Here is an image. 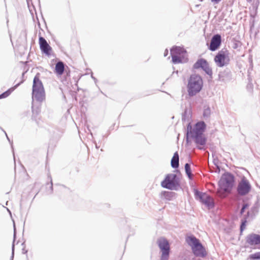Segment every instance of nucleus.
Listing matches in <instances>:
<instances>
[{
	"label": "nucleus",
	"instance_id": "f257e3e1",
	"mask_svg": "<svg viewBox=\"0 0 260 260\" xmlns=\"http://www.w3.org/2000/svg\"><path fill=\"white\" fill-rule=\"evenodd\" d=\"M203 87V80L202 77L194 74L190 76L187 85L188 95L191 97L199 93Z\"/></svg>",
	"mask_w": 260,
	"mask_h": 260
},
{
	"label": "nucleus",
	"instance_id": "f03ea898",
	"mask_svg": "<svg viewBox=\"0 0 260 260\" xmlns=\"http://www.w3.org/2000/svg\"><path fill=\"white\" fill-rule=\"evenodd\" d=\"M45 99V89L42 81L39 78V74H37L33 80L32 89V100L39 103H42Z\"/></svg>",
	"mask_w": 260,
	"mask_h": 260
},
{
	"label": "nucleus",
	"instance_id": "7ed1b4c3",
	"mask_svg": "<svg viewBox=\"0 0 260 260\" xmlns=\"http://www.w3.org/2000/svg\"><path fill=\"white\" fill-rule=\"evenodd\" d=\"M186 242L191 247L192 252L195 256L204 257L207 255L205 248L195 236L191 235L186 237Z\"/></svg>",
	"mask_w": 260,
	"mask_h": 260
},
{
	"label": "nucleus",
	"instance_id": "20e7f679",
	"mask_svg": "<svg viewBox=\"0 0 260 260\" xmlns=\"http://www.w3.org/2000/svg\"><path fill=\"white\" fill-rule=\"evenodd\" d=\"M234 176L231 173L226 172L221 177L218 181V186L223 192L230 193L234 187Z\"/></svg>",
	"mask_w": 260,
	"mask_h": 260
},
{
	"label": "nucleus",
	"instance_id": "39448f33",
	"mask_svg": "<svg viewBox=\"0 0 260 260\" xmlns=\"http://www.w3.org/2000/svg\"><path fill=\"white\" fill-rule=\"evenodd\" d=\"M162 187L170 190H176L180 186V179L176 174H168L161 182Z\"/></svg>",
	"mask_w": 260,
	"mask_h": 260
},
{
	"label": "nucleus",
	"instance_id": "423d86ee",
	"mask_svg": "<svg viewBox=\"0 0 260 260\" xmlns=\"http://www.w3.org/2000/svg\"><path fill=\"white\" fill-rule=\"evenodd\" d=\"M206 127V124L203 121H200L196 123L194 128H192L190 123L187 124L186 133V141L189 143V138L190 134H198L203 135Z\"/></svg>",
	"mask_w": 260,
	"mask_h": 260
},
{
	"label": "nucleus",
	"instance_id": "0eeeda50",
	"mask_svg": "<svg viewBox=\"0 0 260 260\" xmlns=\"http://www.w3.org/2000/svg\"><path fill=\"white\" fill-rule=\"evenodd\" d=\"M229 53L226 49H222L219 51L214 58V60L218 67L227 66L230 61Z\"/></svg>",
	"mask_w": 260,
	"mask_h": 260
},
{
	"label": "nucleus",
	"instance_id": "6e6552de",
	"mask_svg": "<svg viewBox=\"0 0 260 260\" xmlns=\"http://www.w3.org/2000/svg\"><path fill=\"white\" fill-rule=\"evenodd\" d=\"M170 53L173 63L176 64L183 62L186 51L182 47L175 46L171 49Z\"/></svg>",
	"mask_w": 260,
	"mask_h": 260
},
{
	"label": "nucleus",
	"instance_id": "1a4fd4ad",
	"mask_svg": "<svg viewBox=\"0 0 260 260\" xmlns=\"http://www.w3.org/2000/svg\"><path fill=\"white\" fill-rule=\"evenodd\" d=\"M157 243L161 252L160 260H168L170 253V247L168 241L165 238H161L157 240Z\"/></svg>",
	"mask_w": 260,
	"mask_h": 260
},
{
	"label": "nucleus",
	"instance_id": "9d476101",
	"mask_svg": "<svg viewBox=\"0 0 260 260\" xmlns=\"http://www.w3.org/2000/svg\"><path fill=\"white\" fill-rule=\"evenodd\" d=\"M251 189V186L245 177H243L238 183L237 187V192L240 196H243L247 194Z\"/></svg>",
	"mask_w": 260,
	"mask_h": 260
},
{
	"label": "nucleus",
	"instance_id": "9b49d317",
	"mask_svg": "<svg viewBox=\"0 0 260 260\" xmlns=\"http://www.w3.org/2000/svg\"><path fill=\"white\" fill-rule=\"evenodd\" d=\"M194 69H202L208 75H212V69L210 67L207 61L204 58L199 59L193 64Z\"/></svg>",
	"mask_w": 260,
	"mask_h": 260
},
{
	"label": "nucleus",
	"instance_id": "f8f14e48",
	"mask_svg": "<svg viewBox=\"0 0 260 260\" xmlns=\"http://www.w3.org/2000/svg\"><path fill=\"white\" fill-rule=\"evenodd\" d=\"M232 73L231 70L226 68L218 73V80L221 82L226 83L232 80Z\"/></svg>",
	"mask_w": 260,
	"mask_h": 260
},
{
	"label": "nucleus",
	"instance_id": "ddd939ff",
	"mask_svg": "<svg viewBox=\"0 0 260 260\" xmlns=\"http://www.w3.org/2000/svg\"><path fill=\"white\" fill-rule=\"evenodd\" d=\"M221 44V37L219 34L214 35L211 38L209 49L212 51L218 49Z\"/></svg>",
	"mask_w": 260,
	"mask_h": 260
},
{
	"label": "nucleus",
	"instance_id": "4468645a",
	"mask_svg": "<svg viewBox=\"0 0 260 260\" xmlns=\"http://www.w3.org/2000/svg\"><path fill=\"white\" fill-rule=\"evenodd\" d=\"M40 48L42 53L49 56L51 54V47L49 46L47 41L43 37H40L39 39Z\"/></svg>",
	"mask_w": 260,
	"mask_h": 260
},
{
	"label": "nucleus",
	"instance_id": "2eb2a0df",
	"mask_svg": "<svg viewBox=\"0 0 260 260\" xmlns=\"http://www.w3.org/2000/svg\"><path fill=\"white\" fill-rule=\"evenodd\" d=\"M246 242L249 246H254L260 244V235L251 233L245 238Z\"/></svg>",
	"mask_w": 260,
	"mask_h": 260
},
{
	"label": "nucleus",
	"instance_id": "dca6fc26",
	"mask_svg": "<svg viewBox=\"0 0 260 260\" xmlns=\"http://www.w3.org/2000/svg\"><path fill=\"white\" fill-rule=\"evenodd\" d=\"M189 137L193 139L194 142L197 144L200 145H204L206 144L207 139L203 135L190 134Z\"/></svg>",
	"mask_w": 260,
	"mask_h": 260
},
{
	"label": "nucleus",
	"instance_id": "f3484780",
	"mask_svg": "<svg viewBox=\"0 0 260 260\" xmlns=\"http://www.w3.org/2000/svg\"><path fill=\"white\" fill-rule=\"evenodd\" d=\"M161 198L167 201H172L175 199L176 193L175 192L164 191L161 192Z\"/></svg>",
	"mask_w": 260,
	"mask_h": 260
},
{
	"label": "nucleus",
	"instance_id": "a211bd4d",
	"mask_svg": "<svg viewBox=\"0 0 260 260\" xmlns=\"http://www.w3.org/2000/svg\"><path fill=\"white\" fill-rule=\"evenodd\" d=\"M201 203L205 204L209 209L213 208L215 206L213 199L208 194H207Z\"/></svg>",
	"mask_w": 260,
	"mask_h": 260
},
{
	"label": "nucleus",
	"instance_id": "6ab92c4d",
	"mask_svg": "<svg viewBox=\"0 0 260 260\" xmlns=\"http://www.w3.org/2000/svg\"><path fill=\"white\" fill-rule=\"evenodd\" d=\"M64 71V64L61 61H58L55 67V72L58 75H61L63 74Z\"/></svg>",
	"mask_w": 260,
	"mask_h": 260
},
{
	"label": "nucleus",
	"instance_id": "aec40b11",
	"mask_svg": "<svg viewBox=\"0 0 260 260\" xmlns=\"http://www.w3.org/2000/svg\"><path fill=\"white\" fill-rule=\"evenodd\" d=\"M179 156L177 152L174 153L171 161V167L174 169H177L179 166Z\"/></svg>",
	"mask_w": 260,
	"mask_h": 260
},
{
	"label": "nucleus",
	"instance_id": "412c9836",
	"mask_svg": "<svg viewBox=\"0 0 260 260\" xmlns=\"http://www.w3.org/2000/svg\"><path fill=\"white\" fill-rule=\"evenodd\" d=\"M23 82V81L22 80L20 82L16 84L13 87H11V88H9L7 91H6L4 92L1 94H0V99L6 98L8 97L15 89H16L17 87H18Z\"/></svg>",
	"mask_w": 260,
	"mask_h": 260
},
{
	"label": "nucleus",
	"instance_id": "4be33fe9",
	"mask_svg": "<svg viewBox=\"0 0 260 260\" xmlns=\"http://www.w3.org/2000/svg\"><path fill=\"white\" fill-rule=\"evenodd\" d=\"M207 194L206 193L201 192L197 189L194 190L195 198L197 200H199L201 202L203 201L204 199L205 198Z\"/></svg>",
	"mask_w": 260,
	"mask_h": 260
},
{
	"label": "nucleus",
	"instance_id": "5701e85b",
	"mask_svg": "<svg viewBox=\"0 0 260 260\" xmlns=\"http://www.w3.org/2000/svg\"><path fill=\"white\" fill-rule=\"evenodd\" d=\"M13 228H14L13 243L12 246V255L11 256L10 260H13V258H14V248H15L14 242H15V240L16 239V227H15V222L14 221H13Z\"/></svg>",
	"mask_w": 260,
	"mask_h": 260
},
{
	"label": "nucleus",
	"instance_id": "b1692460",
	"mask_svg": "<svg viewBox=\"0 0 260 260\" xmlns=\"http://www.w3.org/2000/svg\"><path fill=\"white\" fill-rule=\"evenodd\" d=\"M184 168L186 175L189 179H191L192 178V175L191 173L190 164L188 163H186Z\"/></svg>",
	"mask_w": 260,
	"mask_h": 260
},
{
	"label": "nucleus",
	"instance_id": "393cba45",
	"mask_svg": "<svg viewBox=\"0 0 260 260\" xmlns=\"http://www.w3.org/2000/svg\"><path fill=\"white\" fill-rule=\"evenodd\" d=\"M211 115V110L209 106H205L203 116L205 119L209 118Z\"/></svg>",
	"mask_w": 260,
	"mask_h": 260
},
{
	"label": "nucleus",
	"instance_id": "a878e982",
	"mask_svg": "<svg viewBox=\"0 0 260 260\" xmlns=\"http://www.w3.org/2000/svg\"><path fill=\"white\" fill-rule=\"evenodd\" d=\"M34 101L35 100H34V101L32 100V106H31L32 112L33 114H36V115H38L40 112V108L39 107L35 108Z\"/></svg>",
	"mask_w": 260,
	"mask_h": 260
},
{
	"label": "nucleus",
	"instance_id": "bb28decb",
	"mask_svg": "<svg viewBox=\"0 0 260 260\" xmlns=\"http://www.w3.org/2000/svg\"><path fill=\"white\" fill-rule=\"evenodd\" d=\"M249 258L252 260L260 259V251L250 254Z\"/></svg>",
	"mask_w": 260,
	"mask_h": 260
},
{
	"label": "nucleus",
	"instance_id": "cd10ccee",
	"mask_svg": "<svg viewBox=\"0 0 260 260\" xmlns=\"http://www.w3.org/2000/svg\"><path fill=\"white\" fill-rule=\"evenodd\" d=\"M246 222H247V221L246 219H245L242 221L241 224L240 225V227L241 234H242L243 231L245 230Z\"/></svg>",
	"mask_w": 260,
	"mask_h": 260
},
{
	"label": "nucleus",
	"instance_id": "c85d7f7f",
	"mask_svg": "<svg viewBox=\"0 0 260 260\" xmlns=\"http://www.w3.org/2000/svg\"><path fill=\"white\" fill-rule=\"evenodd\" d=\"M241 45V43L239 41H237V40H234L233 42L232 47L234 49H237V48L240 47Z\"/></svg>",
	"mask_w": 260,
	"mask_h": 260
},
{
	"label": "nucleus",
	"instance_id": "c756f323",
	"mask_svg": "<svg viewBox=\"0 0 260 260\" xmlns=\"http://www.w3.org/2000/svg\"><path fill=\"white\" fill-rule=\"evenodd\" d=\"M0 128L4 132V133H5L6 137H7V139H8V140L9 141V143L11 144V147H12V151H13V155H14V149H13V142L12 141H11L9 138L8 137V135H7V134L6 133V131H4L2 127H0ZM14 158L15 159V156H14Z\"/></svg>",
	"mask_w": 260,
	"mask_h": 260
},
{
	"label": "nucleus",
	"instance_id": "7c9ffc66",
	"mask_svg": "<svg viewBox=\"0 0 260 260\" xmlns=\"http://www.w3.org/2000/svg\"><path fill=\"white\" fill-rule=\"evenodd\" d=\"M249 206V205L247 203H246V204H244L243 205H242V208L240 210V214H243L244 212H245V209Z\"/></svg>",
	"mask_w": 260,
	"mask_h": 260
},
{
	"label": "nucleus",
	"instance_id": "2f4dec72",
	"mask_svg": "<svg viewBox=\"0 0 260 260\" xmlns=\"http://www.w3.org/2000/svg\"><path fill=\"white\" fill-rule=\"evenodd\" d=\"M48 177L49 180L50 181V193H52V192H53V183H52V178H51V177L50 175H49L48 176Z\"/></svg>",
	"mask_w": 260,
	"mask_h": 260
},
{
	"label": "nucleus",
	"instance_id": "473e14b6",
	"mask_svg": "<svg viewBox=\"0 0 260 260\" xmlns=\"http://www.w3.org/2000/svg\"><path fill=\"white\" fill-rule=\"evenodd\" d=\"M214 5L218 4L221 0H210Z\"/></svg>",
	"mask_w": 260,
	"mask_h": 260
},
{
	"label": "nucleus",
	"instance_id": "72a5a7b5",
	"mask_svg": "<svg viewBox=\"0 0 260 260\" xmlns=\"http://www.w3.org/2000/svg\"><path fill=\"white\" fill-rule=\"evenodd\" d=\"M168 54H169V50L167 49H166L165 50L164 55L165 57H166V56H167L168 55Z\"/></svg>",
	"mask_w": 260,
	"mask_h": 260
},
{
	"label": "nucleus",
	"instance_id": "f704fd0d",
	"mask_svg": "<svg viewBox=\"0 0 260 260\" xmlns=\"http://www.w3.org/2000/svg\"><path fill=\"white\" fill-rule=\"evenodd\" d=\"M91 77L93 79V80L94 81L95 83H96L97 82V79L93 76L92 73L91 74Z\"/></svg>",
	"mask_w": 260,
	"mask_h": 260
},
{
	"label": "nucleus",
	"instance_id": "c9c22d12",
	"mask_svg": "<svg viewBox=\"0 0 260 260\" xmlns=\"http://www.w3.org/2000/svg\"><path fill=\"white\" fill-rule=\"evenodd\" d=\"M178 71H176V72H173V74H174V73H176V74H178Z\"/></svg>",
	"mask_w": 260,
	"mask_h": 260
},
{
	"label": "nucleus",
	"instance_id": "e433bc0d",
	"mask_svg": "<svg viewBox=\"0 0 260 260\" xmlns=\"http://www.w3.org/2000/svg\"><path fill=\"white\" fill-rule=\"evenodd\" d=\"M95 147L96 149H98L99 148V147L96 144H95Z\"/></svg>",
	"mask_w": 260,
	"mask_h": 260
},
{
	"label": "nucleus",
	"instance_id": "4c0bfd02",
	"mask_svg": "<svg viewBox=\"0 0 260 260\" xmlns=\"http://www.w3.org/2000/svg\"><path fill=\"white\" fill-rule=\"evenodd\" d=\"M27 250H25L24 252H23V253H27Z\"/></svg>",
	"mask_w": 260,
	"mask_h": 260
},
{
	"label": "nucleus",
	"instance_id": "58836bf2",
	"mask_svg": "<svg viewBox=\"0 0 260 260\" xmlns=\"http://www.w3.org/2000/svg\"><path fill=\"white\" fill-rule=\"evenodd\" d=\"M24 74H25V72H23V73H22V76H24Z\"/></svg>",
	"mask_w": 260,
	"mask_h": 260
},
{
	"label": "nucleus",
	"instance_id": "ea45409f",
	"mask_svg": "<svg viewBox=\"0 0 260 260\" xmlns=\"http://www.w3.org/2000/svg\"><path fill=\"white\" fill-rule=\"evenodd\" d=\"M7 210L10 213V211L7 208Z\"/></svg>",
	"mask_w": 260,
	"mask_h": 260
}]
</instances>
